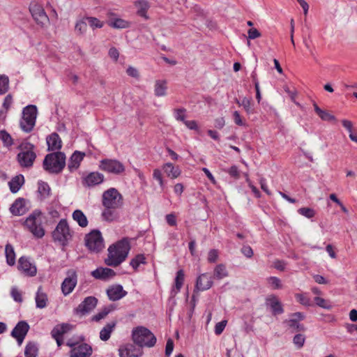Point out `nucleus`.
<instances>
[{"label": "nucleus", "mask_w": 357, "mask_h": 357, "mask_svg": "<svg viewBox=\"0 0 357 357\" xmlns=\"http://www.w3.org/2000/svg\"><path fill=\"white\" fill-rule=\"evenodd\" d=\"M130 249L129 242L126 238L110 245L108 248V255L105 259V264L109 266H118L126 260Z\"/></svg>", "instance_id": "nucleus-1"}, {"label": "nucleus", "mask_w": 357, "mask_h": 357, "mask_svg": "<svg viewBox=\"0 0 357 357\" xmlns=\"http://www.w3.org/2000/svg\"><path fill=\"white\" fill-rule=\"evenodd\" d=\"M65 165L66 155L61 151L46 155L43 162V169L50 174H59Z\"/></svg>", "instance_id": "nucleus-2"}, {"label": "nucleus", "mask_w": 357, "mask_h": 357, "mask_svg": "<svg viewBox=\"0 0 357 357\" xmlns=\"http://www.w3.org/2000/svg\"><path fill=\"white\" fill-rule=\"evenodd\" d=\"M132 337L135 344L140 347H153L156 343V337L147 328L137 326L132 330Z\"/></svg>", "instance_id": "nucleus-3"}, {"label": "nucleus", "mask_w": 357, "mask_h": 357, "mask_svg": "<svg viewBox=\"0 0 357 357\" xmlns=\"http://www.w3.org/2000/svg\"><path fill=\"white\" fill-rule=\"evenodd\" d=\"M43 217L39 210L33 211L26 219L24 226L36 238H40L45 235V229L42 226Z\"/></svg>", "instance_id": "nucleus-4"}, {"label": "nucleus", "mask_w": 357, "mask_h": 357, "mask_svg": "<svg viewBox=\"0 0 357 357\" xmlns=\"http://www.w3.org/2000/svg\"><path fill=\"white\" fill-rule=\"evenodd\" d=\"M20 151L17 155L18 163L22 167L31 168L36 158L34 146L29 142L22 143L20 146Z\"/></svg>", "instance_id": "nucleus-5"}, {"label": "nucleus", "mask_w": 357, "mask_h": 357, "mask_svg": "<svg viewBox=\"0 0 357 357\" xmlns=\"http://www.w3.org/2000/svg\"><path fill=\"white\" fill-rule=\"evenodd\" d=\"M37 116V107L30 105L25 107L22 111V117L20 120V127L26 132H30L35 124Z\"/></svg>", "instance_id": "nucleus-6"}, {"label": "nucleus", "mask_w": 357, "mask_h": 357, "mask_svg": "<svg viewBox=\"0 0 357 357\" xmlns=\"http://www.w3.org/2000/svg\"><path fill=\"white\" fill-rule=\"evenodd\" d=\"M72 235L66 220H61L52 232V238L54 241L59 242L61 245H67Z\"/></svg>", "instance_id": "nucleus-7"}, {"label": "nucleus", "mask_w": 357, "mask_h": 357, "mask_svg": "<svg viewBox=\"0 0 357 357\" xmlns=\"http://www.w3.org/2000/svg\"><path fill=\"white\" fill-rule=\"evenodd\" d=\"M29 9L33 19L38 26L42 28L47 26L50 22V19L42 4L36 1H33L30 3Z\"/></svg>", "instance_id": "nucleus-8"}, {"label": "nucleus", "mask_w": 357, "mask_h": 357, "mask_svg": "<svg viewBox=\"0 0 357 357\" xmlns=\"http://www.w3.org/2000/svg\"><path fill=\"white\" fill-rule=\"evenodd\" d=\"M66 345L71 348L70 357H90L92 354V347L84 342L79 343L73 339H69L66 342Z\"/></svg>", "instance_id": "nucleus-9"}, {"label": "nucleus", "mask_w": 357, "mask_h": 357, "mask_svg": "<svg viewBox=\"0 0 357 357\" xmlns=\"http://www.w3.org/2000/svg\"><path fill=\"white\" fill-rule=\"evenodd\" d=\"M102 205L105 208H120L123 205V197L116 189L111 188L102 195Z\"/></svg>", "instance_id": "nucleus-10"}, {"label": "nucleus", "mask_w": 357, "mask_h": 357, "mask_svg": "<svg viewBox=\"0 0 357 357\" xmlns=\"http://www.w3.org/2000/svg\"><path fill=\"white\" fill-rule=\"evenodd\" d=\"M85 245L91 252H99L104 248V241L98 230H93L85 236Z\"/></svg>", "instance_id": "nucleus-11"}, {"label": "nucleus", "mask_w": 357, "mask_h": 357, "mask_svg": "<svg viewBox=\"0 0 357 357\" xmlns=\"http://www.w3.org/2000/svg\"><path fill=\"white\" fill-rule=\"evenodd\" d=\"M99 167L101 170L115 175L123 174L125 170V166L120 161L115 159H102L100 161Z\"/></svg>", "instance_id": "nucleus-12"}, {"label": "nucleus", "mask_w": 357, "mask_h": 357, "mask_svg": "<svg viewBox=\"0 0 357 357\" xmlns=\"http://www.w3.org/2000/svg\"><path fill=\"white\" fill-rule=\"evenodd\" d=\"M77 283V275L75 270L70 269L67 271V277L61 284L62 293L67 296L75 289Z\"/></svg>", "instance_id": "nucleus-13"}, {"label": "nucleus", "mask_w": 357, "mask_h": 357, "mask_svg": "<svg viewBox=\"0 0 357 357\" xmlns=\"http://www.w3.org/2000/svg\"><path fill=\"white\" fill-rule=\"evenodd\" d=\"M98 299L94 296H88L74 310V313L83 316L91 312L96 306Z\"/></svg>", "instance_id": "nucleus-14"}, {"label": "nucleus", "mask_w": 357, "mask_h": 357, "mask_svg": "<svg viewBox=\"0 0 357 357\" xmlns=\"http://www.w3.org/2000/svg\"><path fill=\"white\" fill-rule=\"evenodd\" d=\"M29 325L25 321H19L11 331V336L16 339L18 345H21L29 332Z\"/></svg>", "instance_id": "nucleus-15"}, {"label": "nucleus", "mask_w": 357, "mask_h": 357, "mask_svg": "<svg viewBox=\"0 0 357 357\" xmlns=\"http://www.w3.org/2000/svg\"><path fill=\"white\" fill-rule=\"evenodd\" d=\"M304 319L305 315L302 312H295L291 314L289 319L285 320L284 323L287 324L292 333L305 331V327L300 324V321Z\"/></svg>", "instance_id": "nucleus-16"}, {"label": "nucleus", "mask_w": 357, "mask_h": 357, "mask_svg": "<svg viewBox=\"0 0 357 357\" xmlns=\"http://www.w3.org/2000/svg\"><path fill=\"white\" fill-rule=\"evenodd\" d=\"M107 16V24L109 26L116 29H127L130 26V22L120 18L117 15L112 11H108L106 14Z\"/></svg>", "instance_id": "nucleus-17"}, {"label": "nucleus", "mask_w": 357, "mask_h": 357, "mask_svg": "<svg viewBox=\"0 0 357 357\" xmlns=\"http://www.w3.org/2000/svg\"><path fill=\"white\" fill-rule=\"evenodd\" d=\"M104 181V175L98 172H93L82 177V185L85 187L91 188L99 185Z\"/></svg>", "instance_id": "nucleus-18"}, {"label": "nucleus", "mask_w": 357, "mask_h": 357, "mask_svg": "<svg viewBox=\"0 0 357 357\" xmlns=\"http://www.w3.org/2000/svg\"><path fill=\"white\" fill-rule=\"evenodd\" d=\"M265 304L270 307L273 315L281 314L284 312L283 306L279 298L273 295H269L266 298Z\"/></svg>", "instance_id": "nucleus-19"}, {"label": "nucleus", "mask_w": 357, "mask_h": 357, "mask_svg": "<svg viewBox=\"0 0 357 357\" xmlns=\"http://www.w3.org/2000/svg\"><path fill=\"white\" fill-rule=\"evenodd\" d=\"M18 268L27 276H34L37 272L36 266L32 264L25 257H21L19 259Z\"/></svg>", "instance_id": "nucleus-20"}, {"label": "nucleus", "mask_w": 357, "mask_h": 357, "mask_svg": "<svg viewBox=\"0 0 357 357\" xmlns=\"http://www.w3.org/2000/svg\"><path fill=\"white\" fill-rule=\"evenodd\" d=\"M107 295L109 300L116 301L126 296L127 291L123 289L122 285L114 284L107 289Z\"/></svg>", "instance_id": "nucleus-21"}, {"label": "nucleus", "mask_w": 357, "mask_h": 357, "mask_svg": "<svg viewBox=\"0 0 357 357\" xmlns=\"http://www.w3.org/2000/svg\"><path fill=\"white\" fill-rule=\"evenodd\" d=\"M213 284L212 277L208 273H203L197 278L195 287L199 291H205L209 289Z\"/></svg>", "instance_id": "nucleus-22"}, {"label": "nucleus", "mask_w": 357, "mask_h": 357, "mask_svg": "<svg viewBox=\"0 0 357 357\" xmlns=\"http://www.w3.org/2000/svg\"><path fill=\"white\" fill-rule=\"evenodd\" d=\"M91 274L96 279L107 280L113 278L116 273L111 268L100 267L93 271Z\"/></svg>", "instance_id": "nucleus-23"}, {"label": "nucleus", "mask_w": 357, "mask_h": 357, "mask_svg": "<svg viewBox=\"0 0 357 357\" xmlns=\"http://www.w3.org/2000/svg\"><path fill=\"white\" fill-rule=\"evenodd\" d=\"M85 156V153L76 151L73 155L70 156L68 163V169L70 172H73L77 169L80 165L81 162L84 159Z\"/></svg>", "instance_id": "nucleus-24"}, {"label": "nucleus", "mask_w": 357, "mask_h": 357, "mask_svg": "<svg viewBox=\"0 0 357 357\" xmlns=\"http://www.w3.org/2000/svg\"><path fill=\"white\" fill-rule=\"evenodd\" d=\"M48 151H56L61 149L62 141L56 132H53L46 138Z\"/></svg>", "instance_id": "nucleus-25"}, {"label": "nucleus", "mask_w": 357, "mask_h": 357, "mask_svg": "<svg viewBox=\"0 0 357 357\" xmlns=\"http://www.w3.org/2000/svg\"><path fill=\"white\" fill-rule=\"evenodd\" d=\"M10 213L14 215H22L26 211L25 200L23 198L17 199L10 208Z\"/></svg>", "instance_id": "nucleus-26"}, {"label": "nucleus", "mask_w": 357, "mask_h": 357, "mask_svg": "<svg viewBox=\"0 0 357 357\" xmlns=\"http://www.w3.org/2000/svg\"><path fill=\"white\" fill-rule=\"evenodd\" d=\"M134 6L137 8V14L144 18L145 20L149 19L147 15V11L150 8V3L146 0H137L134 2Z\"/></svg>", "instance_id": "nucleus-27"}, {"label": "nucleus", "mask_w": 357, "mask_h": 357, "mask_svg": "<svg viewBox=\"0 0 357 357\" xmlns=\"http://www.w3.org/2000/svg\"><path fill=\"white\" fill-rule=\"evenodd\" d=\"M73 329V326L69 324H62L54 327L51 332L52 337H61Z\"/></svg>", "instance_id": "nucleus-28"}, {"label": "nucleus", "mask_w": 357, "mask_h": 357, "mask_svg": "<svg viewBox=\"0 0 357 357\" xmlns=\"http://www.w3.org/2000/svg\"><path fill=\"white\" fill-rule=\"evenodd\" d=\"M162 169L167 176L171 178H176L181 174V169L178 167H175L171 162H167L163 165Z\"/></svg>", "instance_id": "nucleus-29"}, {"label": "nucleus", "mask_w": 357, "mask_h": 357, "mask_svg": "<svg viewBox=\"0 0 357 357\" xmlns=\"http://www.w3.org/2000/svg\"><path fill=\"white\" fill-rule=\"evenodd\" d=\"M36 307L40 309L45 308L47 306L48 301L47 294L43 291V288L40 286L38 289L36 295Z\"/></svg>", "instance_id": "nucleus-30"}, {"label": "nucleus", "mask_w": 357, "mask_h": 357, "mask_svg": "<svg viewBox=\"0 0 357 357\" xmlns=\"http://www.w3.org/2000/svg\"><path fill=\"white\" fill-rule=\"evenodd\" d=\"M167 82L165 79H158L155 82L154 94L155 96L161 97L167 94Z\"/></svg>", "instance_id": "nucleus-31"}, {"label": "nucleus", "mask_w": 357, "mask_h": 357, "mask_svg": "<svg viewBox=\"0 0 357 357\" xmlns=\"http://www.w3.org/2000/svg\"><path fill=\"white\" fill-rule=\"evenodd\" d=\"M184 278H185V274L183 270L181 269L178 270L176 273V275L175 278V286L174 288L172 289L171 291V294L172 296H174L176 294H177L184 282Z\"/></svg>", "instance_id": "nucleus-32"}, {"label": "nucleus", "mask_w": 357, "mask_h": 357, "mask_svg": "<svg viewBox=\"0 0 357 357\" xmlns=\"http://www.w3.org/2000/svg\"><path fill=\"white\" fill-rule=\"evenodd\" d=\"M24 183V178L22 175L20 174L13 177L8 183L10 191L13 193H16L21 188Z\"/></svg>", "instance_id": "nucleus-33"}, {"label": "nucleus", "mask_w": 357, "mask_h": 357, "mask_svg": "<svg viewBox=\"0 0 357 357\" xmlns=\"http://www.w3.org/2000/svg\"><path fill=\"white\" fill-rule=\"evenodd\" d=\"M116 325V321H111L106 324L100 332V338L102 341H107L109 339L111 333Z\"/></svg>", "instance_id": "nucleus-34"}, {"label": "nucleus", "mask_w": 357, "mask_h": 357, "mask_svg": "<svg viewBox=\"0 0 357 357\" xmlns=\"http://www.w3.org/2000/svg\"><path fill=\"white\" fill-rule=\"evenodd\" d=\"M236 102L239 106H242L243 107L248 115L255 113V110L251 99L244 97L241 100L236 99Z\"/></svg>", "instance_id": "nucleus-35"}, {"label": "nucleus", "mask_w": 357, "mask_h": 357, "mask_svg": "<svg viewBox=\"0 0 357 357\" xmlns=\"http://www.w3.org/2000/svg\"><path fill=\"white\" fill-rule=\"evenodd\" d=\"M313 107L316 114L320 117V119L323 121H332L335 120V116L328 113L326 110L321 109L316 102L313 103Z\"/></svg>", "instance_id": "nucleus-36"}, {"label": "nucleus", "mask_w": 357, "mask_h": 357, "mask_svg": "<svg viewBox=\"0 0 357 357\" xmlns=\"http://www.w3.org/2000/svg\"><path fill=\"white\" fill-rule=\"evenodd\" d=\"M38 354V346L36 342H29L24 348L25 357H37Z\"/></svg>", "instance_id": "nucleus-37"}, {"label": "nucleus", "mask_w": 357, "mask_h": 357, "mask_svg": "<svg viewBox=\"0 0 357 357\" xmlns=\"http://www.w3.org/2000/svg\"><path fill=\"white\" fill-rule=\"evenodd\" d=\"M73 218L82 227H86L88 225L87 218L81 210H75L73 213Z\"/></svg>", "instance_id": "nucleus-38"}, {"label": "nucleus", "mask_w": 357, "mask_h": 357, "mask_svg": "<svg viewBox=\"0 0 357 357\" xmlns=\"http://www.w3.org/2000/svg\"><path fill=\"white\" fill-rule=\"evenodd\" d=\"M213 275L215 279L220 280L227 277L229 274L225 265L220 264L215 267Z\"/></svg>", "instance_id": "nucleus-39"}, {"label": "nucleus", "mask_w": 357, "mask_h": 357, "mask_svg": "<svg viewBox=\"0 0 357 357\" xmlns=\"http://www.w3.org/2000/svg\"><path fill=\"white\" fill-rule=\"evenodd\" d=\"M5 254L7 264L13 266L15 263V253L14 248L10 243H7L5 248Z\"/></svg>", "instance_id": "nucleus-40"}, {"label": "nucleus", "mask_w": 357, "mask_h": 357, "mask_svg": "<svg viewBox=\"0 0 357 357\" xmlns=\"http://www.w3.org/2000/svg\"><path fill=\"white\" fill-rule=\"evenodd\" d=\"M146 264V257L143 254L137 255L133 259H132L130 261V265L134 269L135 271H137L139 266L141 264Z\"/></svg>", "instance_id": "nucleus-41"}, {"label": "nucleus", "mask_w": 357, "mask_h": 357, "mask_svg": "<svg viewBox=\"0 0 357 357\" xmlns=\"http://www.w3.org/2000/svg\"><path fill=\"white\" fill-rule=\"evenodd\" d=\"M88 24L93 29H100L103 27L105 22L94 17H85Z\"/></svg>", "instance_id": "nucleus-42"}, {"label": "nucleus", "mask_w": 357, "mask_h": 357, "mask_svg": "<svg viewBox=\"0 0 357 357\" xmlns=\"http://www.w3.org/2000/svg\"><path fill=\"white\" fill-rule=\"evenodd\" d=\"M114 209L115 208H105L102 213L104 220L107 221H113L117 219L118 214Z\"/></svg>", "instance_id": "nucleus-43"}, {"label": "nucleus", "mask_w": 357, "mask_h": 357, "mask_svg": "<svg viewBox=\"0 0 357 357\" xmlns=\"http://www.w3.org/2000/svg\"><path fill=\"white\" fill-rule=\"evenodd\" d=\"M38 192L42 198H46L50 195V188L47 183L41 181L38 183Z\"/></svg>", "instance_id": "nucleus-44"}, {"label": "nucleus", "mask_w": 357, "mask_h": 357, "mask_svg": "<svg viewBox=\"0 0 357 357\" xmlns=\"http://www.w3.org/2000/svg\"><path fill=\"white\" fill-rule=\"evenodd\" d=\"M9 89V79L7 76L0 75V94L6 93Z\"/></svg>", "instance_id": "nucleus-45"}, {"label": "nucleus", "mask_w": 357, "mask_h": 357, "mask_svg": "<svg viewBox=\"0 0 357 357\" xmlns=\"http://www.w3.org/2000/svg\"><path fill=\"white\" fill-rule=\"evenodd\" d=\"M314 300L316 305L320 307H322V308L326 309V310H330L332 307L331 303L328 301L325 300L324 298H322L319 296H316Z\"/></svg>", "instance_id": "nucleus-46"}, {"label": "nucleus", "mask_w": 357, "mask_h": 357, "mask_svg": "<svg viewBox=\"0 0 357 357\" xmlns=\"http://www.w3.org/2000/svg\"><path fill=\"white\" fill-rule=\"evenodd\" d=\"M295 297L298 302L305 306H311L312 305L310 299L305 294H296Z\"/></svg>", "instance_id": "nucleus-47"}, {"label": "nucleus", "mask_w": 357, "mask_h": 357, "mask_svg": "<svg viewBox=\"0 0 357 357\" xmlns=\"http://www.w3.org/2000/svg\"><path fill=\"white\" fill-rule=\"evenodd\" d=\"M87 21L84 17L76 23L75 27V31L79 33H84L87 29Z\"/></svg>", "instance_id": "nucleus-48"}, {"label": "nucleus", "mask_w": 357, "mask_h": 357, "mask_svg": "<svg viewBox=\"0 0 357 357\" xmlns=\"http://www.w3.org/2000/svg\"><path fill=\"white\" fill-rule=\"evenodd\" d=\"M305 337L303 334H297L294 337L293 342L297 349H301L305 343Z\"/></svg>", "instance_id": "nucleus-49"}, {"label": "nucleus", "mask_w": 357, "mask_h": 357, "mask_svg": "<svg viewBox=\"0 0 357 357\" xmlns=\"http://www.w3.org/2000/svg\"><path fill=\"white\" fill-rule=\"evenodd\" d=\"M0 139L7 146H10L13 144V139L11 136L5 130L0 131Z\"/></svg>", "instance_id": "nucleus-50"}, {"label": "nucleus", "mask_w": 357, "mask_h": 357, "mask_svg": "<svg viewBox=\"0 0 357 357\" xmlns=\"http://www.w3.org/2000/svg\"><path fill=\"white\" fill-rule=\"evenodd\" d=\"M298 212L299 214L307 218H311L314 216L315 212L311 208L307 207H303L298 210Z\"/></svg>", "instance_id": "nucleus-51"}, {"label": "nucleus", "mask_w": 357, "mask_h": 357, "mask_svg": "<svg viewBox=\"0 0 357 357\" xmlns=\"http://www.w3.org/2000/svg\"><path fill=\"white\" fill-rule=\"evenodd\" d=\"M10 294L15 301L22 303L23 301L21 291L15 287H12Z\"/></svg>", "instance_id": "nucleus-52"}, {"label": "nucleus", "mask_w": 357, "mask_h": 357, "mask_svg": "<svg viewBox=\"0 0 357 357\" xmlns=\"http://www.w3.org/2000/svg\"><path fill=\"white\" fill-rule=\"evenodd\" d=\"M153 178L158 182L160 188L163 189L165 187V184L162 178V172L160 169H155L153 170Z\"/></svg>", "instance_id": "nucleus-53"}, {"label": "nucleus", "mask_w": 357, "mask_h": 357, "mask_svg": "<svg viewBox=\"0 0 357 357\" xmlns=\"http://www.w3.org/2000/svg\"><path fill=\"white\" fill-rule=\"evenodd\" d=\"M112 309L109 307L104 308L101 312H98L92 317V320L95 321H99L102 319H104L110 312Z\"/></svg>", "instance_id": "nucleus-54"}, {"label": "nucleus", "mask_w": 357, "mask_h": 357, "mask_svg": "<svg viewBox=\"0 0 357 357\" xmlns=\"http://www.w3.org/2000/svg\"><path fill=\"white\" fill-rule=\"evenodd\" d=\"M268 283L273 289H280L282 287L281 281L277 277H270L268 278Z\"/></svg>", "instance_id": "nucleus-55"}, {"label": "nucleus", "mask_w": 357, "mask_h": 357, "mask_svg": "<svg viewBox=\"0 0 357 357\" xmlns=\"http://www.w3.org/2000/svg\"><path fill=\"white\" fill-rule=\"evenodd\" d=\"M186 109L184 108H178L174 109V116L177 121H185V113Z\"/></svg>", "instance_id": "nucleus-56"}, {"label": "nucleus", "mask_w": 357, "mask_h": 357, "mask_svg": "<svg viewBox=\"0 0 357 357\" xmlns=\"http://www.w3.org/2000/svg\"><path fill=\"white\" fill-rule=\"evenodd\" d=\"M233 118L234 123L240 126H244L246 125L245 122L243 120L240 113L238 111H235L233 113Z\"/></svg>", "instance_id": "nucleus-57"}, {"label": "nucleus", "mask_w": 357, "mask_h": 357, "mask_svg": "<svg viewBox=\"0 0 357 357\" xmlns=\"http://www.w3.org/2000/svg\"><path fill=\"white\" fill-rule=\"evenodd\" d=\"M218 258V252L215 249H212L208 252V261L209 263H215Z\"/></svg>", "instance_id": "nucleus-58"}, {"label": "nucleus", "mask_w": 357, "mask_h": 357, "mask_svg": "<svg viewBox=\"0 0 357 357\" xmlns=\"http://www.w3.org/2000/svg\"><path fill=\"white\" fill-rule=\"evenodd\" d=\"M13 104V96L11 94H8L3 102L2 107L6 110H9Z\"/></svg>", "instance_id": "nucleus-59"}, {"label": "nucleus", "mask_w": 357, "mask_h": 357, "mask_svg": "<svg viewBox=\"0 0 357 357\" xmlns=\"http://www.w3.org/2000/svg\"><path fill=\"white\" fill-rule=\"evenodd\" d=\"M227 324V321L223 320L220 322H218L215 326V333L218 335H220L224 331Z\"/></svg>", "instance_id": "nucleus-60"}, {"label": "nucleus", "mask_w": 357, "mask_h": 357, "mask_svg": "<svg viewBox=\"0 0 357 357\" xmlns=\"http://www.w3.org/2000/svg\"><path fill=\"white\" fill-rule=\"evenodd\" d=\"M241 252L248 258H251L253 256V250L249 245H243L241 248Z\"/></svg>", "instance_id": "nucleus-61"}, {"label": "nucleus", "mask_w": 357, "mask_h": 357, "mask_svg": "<svg viewBox=\"0 0 357 357\" xmlns=\"http://www.w3.org/2000/svg\"><path fill=\"white\" fill-rule=\"evenodd\" d=\"M249 39H255L261 36V33L255 28H251L248 31Z\"/></svg>", "instance_id": "nucleus-62"}, {"label": "nucleus", "mask_w": 357, "mask_h": 357, "mask_svg": "<svg viewBox=\"0 0 357 357\" xmlns=\"http://www.w3.org/2000/svg\"><path fill=\"white\" fill-rule=\"evenodd\" d=\"M174 349V342L172 339H168L165 347V355L169 356Z\"/></svg>", "instance_id": "nucleus-63"}, {"label": "nucleus", "mask_w": 357, "mask_h": 357, "mask_svg": "<svg viewBox=\"0 0 357 357\" xmlns=\"http://www.w3.org/2000/svg\"><path fill=\"white\" fill-rule=\"evenodd\" d=\"M126 349H128V351L129 352L131 357H139L142 355V352H139V354H135L134 353L135 350V347L132 344H126L123 345Z\"/></svg>", "instance_id": "nucleus-64"}]
</instances>
